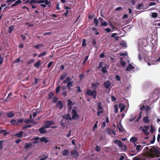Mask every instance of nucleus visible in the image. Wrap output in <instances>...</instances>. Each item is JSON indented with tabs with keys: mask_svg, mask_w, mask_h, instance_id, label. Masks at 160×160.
Returning a JSON list of instances; mask_svg holds the SVG:
<instances>
[{
	"mask_svg": "<svg viewBox=\"0 0 160 160\" xmlns=\"http://www.w3.org/2000/svg\"><path fill=\"white\" fill-rule=\"evenodd\" d=\"M88 57H89V56H86L85 58H84V60L83 62V63H82V65H84L85 63L88 60Z\"/></svg>",
	"mask_w": 160,
	"mask_h": 160,
	"instance_id": "40",
	"label": "nucleus"
},
{
	"mask_svg": "<svg viewBox=\"0 0 160 160\" xmlns=\"http://www.w3.org/2000/svg\"><path fill=\"white\" fill-rule=\"evenodd\" d=\"M106 69L107 68L106 67H102V71L103 73H105L107 72Z\"/></svg>",
	"mask_w": 160,
	"mask_h": 160,
	"instance_id": "46",
	"label": "nucleus"
},
{
	"mask_svg": "<svg viewBox=\"0 0 160 160\" xmlns=\"http://www.w3.org/2000/svg\"><path fill=\"white\" fill-rule=\"evenodd\" d=\"M158 15V13L156 12H153L152 14V16L153 18H157Z\"/></svg>",
	"mask_w": 160,
	"mask_h": 160,
	"instance_id": "42",
	"label": "nucleus"
},
{
	"mask_svg": "<svg viewBox=\"0 0 160 160\" xmlns=\"http://www.w3.org/2000/svg\"><path fill=\"white\" fill-rule=\"evenodd\" d=\"M77 107L74 106L72 111L71 114H72V119L77 120L78 119L79 117V115L77 113L76 110Z\"/></svg>",
	"mask_w": 160,
	"mask_h": 160,
	"instance_id": "2",
	"label": "nucleus"
},
{
	"mask_svg": "<svg viewBox=\"0 0 160 160\" xmlns=\"http://www.w3.org/2000/svg\"><path fill=\"white\" fill-rule=\"evenodd\" d=\"M143 121L145 123H148L149 122V120L148 119V116H147L143 118Z\"/></svg>",
	"mask_w": 160,
	"mask_h": 160,
	"instance_id": "28",
	"label": "nucleus"
},
{
	"mask_svg": "<svg viewBox=\"0 0 160 160\" xmlns=\"http://www.w3.org/2000/svg\"><path fill=\"white\" fill-rule=\"evenodd\" d=\"M92 30L93 31H95L96 34L98 35L99 34V32L98 30L95 28L93 27L92 28Z\"/></svg>",
	"mask_w": 160,
	"mask_h": 160,
	"instance_id": "37",
	"label": "nucleus"
},
{
	"mask_svg": "<svg viewBox=\"0 0 160 160\" xmlns=\"http://www.w3.org/2000/svg\"><path fill=\"white\" fill-rule=\"evenodd\" d=\"M95 150L97 152L100 151V147L98 145L96 146L95 147Z\"/></svg>",
	"mask_w": 160,
	"mask_h": 160,
	"instance_id": "51",
	"label": "nucleus"
},
{
	"mask_svg": "<svg viewBox=\"0 0 160 160\" xmlns=\"http://www.w3.org/2000/svg\"><path fill=\"white\" fill-rule=\"evenodd\" d=\"M61 86L59 85L56 88L55 91L56 93H58L60 89V88Z\"/></svg>",
	"mask_w": 160,
	"mask_h": 160,
	"instance_id": "43",
	"label": "nucleus"
},
{
	"mask_svg": "<svg viewBox=\"0 0 160 160\" xmlns=\"http://www.w3.org/2000/svg\"><path fill=\"white\" fill-rule=\"evenodd\" d=\"M68 105V107H71L69 108V110H71L72 108L71 106L72 105L73 103L70 100H67Z\"/></svg>",
	"mask_w": 160,
	"mask_h": 160,
	"instance_id": "25",
	"label": "nucleus"
},
{
	"mask_svg": "<svg viewBox=\"0 0 160 160\" xmlns=\"http://www.w3.org/2000/svg\"><path fill=\"white\" fill-rule=\"evenodd\" d=\"M115 78L118 81H120L121 80L120 78V76L118 75H117L115 76Z\"/></svg>",
	"mask_w": 160,
	"mask_h": 160,
	"instance_id": "50",
	"label": "nucleus"
},
{
	"mask_svg": "<svg viewBox=\"0 0 160 160\" xmlns=\"http://www.w3.org/2000/svg\"><path fill=\"white\" fill-rule=\"evenodd\" d=\"M54 122L52 120H47L45 122L44 126L45 128H48L50 127V125H54Z\"/></svg>",
	"mask_w": 160,
	"mask_h": 160,
	"instance_id": "6",
	"label": "nucleus"
},
{
	"mask_svg": "<svg viewBox=\"0 0 160 160\" xmlns=\"http://www.w3.org/2000/svg\"><path fill=\"white\" fill-rule=\"evenodd\" d=\"M33 121V119H26L24 121V122L26 124H28L29 123H32V121Z\"/></svg>",
	"mask_w": 160,
	"mask_h": 160,
	"instance_id": "29",
	"label": "nucleus"
},
{
	"mask_svg": "<svg viewBox=\"0 0 160 160\" xmlns=\"http://www.w3.org/2000/svg\"><path fill=\"white\" fill-rule=\"evenodd\" d=\"M104 31H106L107 32H109L111 31V30L109 28H107L105 29Z\"/></svg>",
	"mask_w": 160,
	"mask_h": 160,
	"instance_id": "55",
	"label": "nucleus"
},
{
	"mask_svg": "<svg viewBox=\"0 0 160 160\" xmlns=\"http://www.w3.org/2000/svg\"><path fill=\"white\" fill-rule=\"evenodd\" d=\"M120 45L122 47H127V44L125 42H123L121 43L120 44Z\"/></svg>",
	"mask_w": 160,
	"mask_h": 160,
	"instance_id": "53",
	"label": "nucleus"
},
{
	"mask_svg": "<svg viewBox=\"0 0 160 160\" xmlns=\"http://www.w3.org/2000/svg\"><path fill=\"white\" fill-rule=\"evenodd\" d=\"M143 6L142 4H139L137 5H136V8L138 10L141 9V7Z\"/></svg>",
	"mask_w": 160,
	"mask_h": 160,
	"instance_id": "33",
	"label": "nucleus"
},
{
	"mask_svg": "<svg viewBox=\"0 0 160 160\" xmlns=\"http://www.w3.org/2000/svg\"><path fill=\"white\" fill-rule=\"evenodd\" d=\"M6 114L8 118H12L15 115L12 112H8Z\"/></svg>",
	"mask_w": 160,
	"mask_h": 160,
	"instance_id": "22",
	"label": "nucleus"
},
{
	"mask_svg": "<svg viewBox=\"0 0 160 160\" xmlns=\"http://www.w3.org/2000/svg\"><path fill=\"white\" fill-rule=\"evenodd\" d=\"M23 119L22 118V119H18V120H17V125L19 124H21V123H22L23 122Z\"/></svg>",
	"mask_w": 160,
	"mask_h": 160,
	"instance_id": "31",
	"label": "nucleus"
},
{
	"mask_svg": "<svg viewBox=\"0 0 160 160\" xmlns=\"http://www.w3.org/2000/svg\"><path fill=\"white\" fill-rule=\"evenodd\" d=\"M134 68V67L131 64L129 63L128 66L126 68V70L127 71H130Z\"/></svg>",
	"mask_w": 160,
	"mask_h": 160,
	"instance_id": "15",
	"label": "nucleus"
},
{
	"mask_svg": "<svg viewBox=\"0 0 160 160\" xmlns=\"http://www.w3.org/2000/svg\"><path fill=\"white\" fill-rule=\"evenodd\" d=\"M70 152L67 150L64 149L62 152V154L63 156H66L68 155Z\"/></svg>",
	"mask_w": 160,
	"mask_h": 160,
	"instance_id": "18",
	"label": "nucleus"
},
{
	"mask_svg": "<svg viewBox=\"0 0 160 160\" xmlns=\"http://www.w3.org/2000/svg\"><path fill=\"white\" fill-rule=\"evenodd\" d=\"M56 106L57 107H59V108L61 109L63 107L62 102L61 101H58L57 103Z\"/></svg>",
	"mask_w": 160,
	"mask_h": 160,
	"instance_id": "13",
	"label": "nucleus"
},
{
	"mask_svg": "<svg viewBox=\"0 0 160 160\" xmlns=\"http://www.w3.org/2000/svg\"><path fill=\"white\" fill-rule=\"evenodd\" d=\"M58 98L56 97H53L52 98V101L53 103L56 102H57V101H58Z\"/></svg>",
	"mask_w": 160,
	"mask_h": 160,
	"instance_id": "45",
	"label": "nucleus"
},
{
	"mask_svg": "<svg viewBox=\"0 0 160 160\" xmlns=\"http://www.w3.org/2000/svg\"><path fill=\"white\" fill-rule=\"evenodd\" d=\"M48 137H43L40 138V141L41 142H44L47 143L49 142V140L47 139Z\"/></svg>",
	"mask_w": 160,
	"mask_h": 160,
	"instance_id": "11",
	"label": "nucleus"
},
{
	"mask_svg": "<svg viewBox=\"0 0 160 160\" xmlns=\"http://www.w3.org/2000/svg\"><path fill=\"white\" fill-rule=\"evenodd\" d=\"M41 65V62L39 60L34 64V66L37 68H38Z\"/></svg>",
	"mask_w": 160,
	"mask_h": 160,
	"instance_id": "27",
	"label": "nucleus"
},
{
	"mask_svg": "<svg viewBox=\"0 0 160 160\" xmlns=\"http://www.w3.org/2000/svg\"><path fill=\"white\" fill-rule=\"evenodd\" d=\"M8 32L9 33H11L12 32V31L13 29V26H10L8 28Z\"/></svg>",
	"mask_w": 160,
	"mask_h": 160,
	"instance_id": "32",
	"label": "nucleus"
},
{
	"mask_svg": "<svg viewBox=\"0 0 160 160\" xmlns=\"http://www.w3.org/2000/svg\"><path fill=\"white\" fill-rule=\"evenodd\" d=\"M44 47V45L42 44H39L35 45L34 46V48L36 49H39L43 47Z\"/></svg>",
	"mask_w": 160,
	"mask_h": 160,
	"instance_id": "20",
	"label": "nucleus"
},
{
	"mask_svg": "<svg viewBox=\"0 0 160 160\" xmlns=\"http://www.w3.org/2000/svg\"><path fill=\"white\" fill-rule=\"evenodd\" d=\"M45 128H46L43 126V127H42L39 129V131L41 134L44 133L46 132V130L45 129Z\"/></svg>",
	"mask_w": 160,
	"mask_h": 160,
	"instance_id": "16",
	"label": "nucleus"
},
{
	"mask_svg": "<svg viewBox=\"0 0 160 160\" xmlns=\"http://www.w3.org/2000/svg\"><path fill=\"white\" fill-rule=\"evenodd\" d=\"M70 114H66V115H64L62 116V118L63 119L61 120L60 123L61 124V126L64 127L65 126L64 125V119L68 120L69 119L70 120H72V118L71 117H70Z\"/></svg>",
	"mask_w": 160,
	"mask_h": 160,
	"instance_id": "5",
	"label": "nucleus"
},
{
	"mask_svg": "<svg viewBox=\"0 0 160 160\" xmlns=\"http://www.w3.org/2000/svg\"><path fill=\"white\" fill-rule=\"evenodd\" d=\"M48 156H47L44 158H41L38 160H46L47 159H48Z\"/></svg>",
	"mask_w": 160,
	"mask_h": 160,
	"instance_id": "64",
	"label": "nucleus"
},
{
	"mask_svg": "<svg viewBox=\"0 0 160 160\" xmlns=\"http://www.w3.org/2000/svg\"><path fill=\"white\" fill-rule=\"evenodd\" d=\"M23 131H20L19 132L15 134L14 135V136L16 137L17 138H21L22 137L23 134Z\"/></svg>",
	"mask_w": 160,
	"mask_h": 160,
	"instance_id": "14",
	"label": "nucleus"
},
{
	"mask_svg": "<svg viewBox=\"0 0 160 160\" xmlns=\"http://www.w3.org/2000/svg\"><path fill=\"white\" fill-rule=\"evenodd\" d=\"M73 81L68 82L67 83V85L72 87L73 86Z\"/></svg>",
	"mask_w": 160,
	"mask_h": 160,
	"instance_id": "34",
	"label": "nucleus"
},
{
	"mask_svg": "<svg viewBox=\"0 0 160 160\" xmlns=\"http://www.w3.org/2000/svg\"><path fill=\"white\" fill-rule=\"evenodd\" d=\"M103 84L106 88L108 89L110 86L111 82L110 81L107 80L104 82Z\"/></svg>",
	"mask_w": 160,
	"mask_h": 160,
	"instance_id": "10",
	"label": "nucleus"
},
{
	"mask_svg": "<svg viewBox=\"0 0 160 160\" xmlns=\"http://www.w3.org/2000/svg\"><path fill=\"white\" fill-rule=\"evenodd\" d=\"M133 160H141L140 158L138 157H135L132 158Z\"/></svg>",
	"mask_w": 160,
	"mask_h": 160,
	"instance_id": "60",
	"label": "nucleus"
},
{
	"mask_svg": "<svg viewBox=\"0 0 160 160\" xmlns=\"http://www.w3.org/2000/svg\"><path fill=\"white\" fill-rule=\"evenodd\" d=\"M93 22L96 26H97L98 23V20L96 18H94L93 20Z\"/></svg>",
	"mask_w": 160,
	"mask_h": 160,
	"instance_id": "36",
	"label": "nucleus"
},
{
	"mask_svg": "<svg viewBox=\"0 0 160 160\" xmlns=\"http://www.w3.org/2000/svg\"><path fill=\"white\" fill-rule=\"evenodd\" d=\"M108 25V23L107 22L104 20L102 22H101V25L102 26H106Z\"/></svg>",
	"mask_w": 160,
	"mask_h": 160,
	"instance_id": "35",
	"label": "nucleus"
},
{
	"mask_svg": "<svg viewBox=\"0 0 160 160\" xmlns=\"http://www.w3.org/2000/svg\"><path fill=\"white\" fill-rule=\"evenodd\" d=\"M37 3L39 4V3H44V0H38V1H37Z\"/></svg>",
	"mask_w": 160,
	"mask_h": 160,
	"instance_id": "56",
	"label": "nucleus"
},
{
	"mask_svg": "<svg viewBox=\"0 0 160 160\" xmlns=\"http://www.w3.org/2000/svg\"><path fill=\"white\" fill-rule=\"evenodd\" d=\"M86 40L85 39H83L82 40V46L83 47H85L86 44Z\"/></svg>",
	"mask_w": 160,
	"mask_h": 160,
	"instance_id": "41",
	"label": "nucleus"
},
{
	"mask_svg": "<svg viewBox=\"0 0 160 160\" xmlns=\"http://www.w3.org/2000/svg\"><path fill=\"white\" fill-rule=\"evenodd\" d=\"M76 88H78L77 90L76 91L77 92H80L82 91V90H81V89H80V87L77 86Z\"/></svg>",
	"mask_w": 160,
	"mask_h": 160,
	"instance_id": "59",
	"label": "nucleus"
},
{
	"mask_svg": "<svg viewBox=\"0 0 160 160\" xmlns=\"http://www.w3.org/2000/svg\"><path fill=\"white\" fill-rule=\"evenodd\" d=\"M71 153V155L75 158H77L79 155V153L76 150L72 151Z\"/></svg>",
	"mask_w": 160,
	"mask_h": 160,
	"instance_id": "7",
	"label": "nucleus"
},
{
	"mask_svg": "<svg viewBox=\"0 0 160 160\" xmlns=\"http://www.w3.org/2000/svg\"><path fill=\"white\" fill-rule=\"evenodd\" d=\"M98 110L97 115L99 116L100 114L103 113V108L102 107V104L101 102H98L97 103Z\"/></svg>",
	"mask_w": 160,
	"mask_h": 160,
	"instance_id": "4",
	"label": "nucleus"
},
{
	"mask_svg": "<svg viewBox=\"0 0 160 160\" xmlns=\"http://www.w3.org/2000/svg\"><path fill=\"white\" fill-rule=\"evenodd\" d=\"M154 131V128L152 126L151 127L150 131L151 133H153Z\"/></svg>",
	"mask_w": 160,
	"mask_h": 160,
	"instance_id": "63",
	"label": "nucleus"
},
{
	"mask_svg": "<svg viewBox=\"0 0 160 160\" xmlns=\"http://www.w3.org/2000/svg\"><path fill=\"white\" fill-rule=\"evenodd\" d=\"M44 2H45V4L47 5H49L50 4V3L49 2L48 0H44Z\"/></svg>",
	"mask_w": 160,
	"mask_h": 160,
	"instance_id": "62",
	"label": "nucleus"
},
{
	"mask_svg": "<svg viewBox=\"0 0 160 160\" xmlns=\"http://www.w3.org/2000/svg\"><path fill=\"white\" fill-rule=\"evenodd\" d=\"M155 140V135H154L152 140L151 141L150 143L151 144L153 143Z\"/></svg>",
	"mask_w": 160,
	"mask_h": 160,
	"instance_id": "57",
	"label": "nucleus"
},
{
	"mask_svg": "<svg viewBox=\"0 0 160 160\" xmlns=\"http://www.w3.org/2000/svg\"><path fill=\"white\" fill-rule=\"evenodd\" d=\"M53 63V61H50V62H49L48 65V66H47L48 68H49L52 65Z\"/></svg>",
	"mask_w": 160,
	"mask_h": 160,
	"instance_id": "48",
	"label": "nucleus"
},
{
	"mask_svg": "<svg viewBox=\"0 0 160 160\" xmlns=\"http://www.w3.org/2000/svg\"><path fill=\"white\" fill-rule=\"evenodd\" d=\"M106 132L108 134L110 135L111 134V130L109 128L107 129L106 130Z\"/></svg>",
	"mask_w": 160,
	"mask_h": 160,
	"instance_id": "47",
	"label": "nucleus"
},
{
	"mask_svg": "<svg viewBox=\"0 0 160 160\" xmlns=\"http://www.w3.org/2000/svg\"><path fill=\"white\" fill-rule=\"evenodd\" d=\"M149 151L151 153V157L152 158L154 157L158 158L160 156V151L156 148H150L149 149Z\"/></svg>",
	"mask_w": 160,
	"mask_h": 160,
	"instance_id": "1",
	"label": "nucleus"
},
{
	"mask_svg": "<svg viewBox=\"0 0 160 160\" xmlns=\"http://www.w3.org/2000/svg\"><path fill=\"white\" fill-rule=\"evenodd\" d=\"M136 149L137 150V153L141 151L142 149V146L141 145H137L136 147Z\"/></svg>",
	"mask_w": 160,
	"mask_h": 160,
	"instance_id": "24",
	"label": "nucleus"
},
{
	"mask_svg": "<svg viewBox=\"0 0 160 160\" xmlns=\"http://www.w3.org/2000/svg\"><path fill=\"white\" fill-rule=\"evenodd\" d=\"M37 1L36 0H31L29 2L30 4L32 5L33 3H37Z\"/></svg>",
	"mask_w": 160,
	"mask_h": 160,
	"instance_id": "52",
	"label": "nucleus"
},
{
	"mask_svg": "<svg viewBox=\"0 0 160 160\" xmlns=\"http://www.w3.org/2000/svg\"><path fill=\"white\" fill-rule=\"evenodd\" d=\"M119 108L120 109V112H122L124 109L125 106L123 104L120 103L119 104Z\"/></svg>",
	"mask_w": 160,
	"mask_h": 160,
	"instance_id": "23",
	"label": "nucleus"
},
{
	"mask_svg": "<svg viewBox=\"0 0 160 160\" xmlns=\"http://www.w3.org/2000/svg\"><path fill=\"white\" fill-rule=\"evenodd\" d=\"M136 116H135V117H133L132 118H131L129 120V122H131L133 121L136 119Z\"/></svg>",
	"mask_w": 160,
	"mask_h": 160,
	"instance_id": "58",
	"label": "nucleus"
},
{
	"mask_svg": "<svg viewBox=\"0 0 160 160\" xmlns=\"http://www.w3.org/2000/svg\"><path fill=\"white\" fill-rule=\"evenodd\" d=\"M111 100L112 102H114L116 100V98L113 96H111Z\"/></svg>",
	"mask_w": 160,
	"mask_h": 160,
	"instance_id": "54",
	"label": "nucleus"
},
{
	"mask_svg": "<svg viewBox=\"0 0 160 160\" xmlns=\"http://www.w3.org/2000/svg\"><path fill=\"white\" fill-rule=\"evenodd\" d=\"M42 109L41 108V109H40V108H37V109H36V112L37 113V114H39V113H40L41 112H42Z\"/></svg>",
	"mask_w": 160,
	"mask_h": 160,
	"instance_id": "38",
	"label": "nucleus"
},
{
	"mask_svg": "<svg viewBox=\"0 0 160 160\" xmlns=\"http://www.w3.org/2000/svg\"><path fill=\"white\" fill-rule=\"evenodd\" d=\"M67 73H65L63 74L62 75L61 77L60 78V80H63L67 76Z\"/></svg>",
	"mask_w": 160,
	"mask_h": 160,
	"instance_id": "30",
	"label": "nucleus"
},
{
	"mask_svg": "<svg viewBox=\"0 0 160 160\" xmlns=\"http://www.w3.org/2000/svg\"><path fill=\"white\" fill-rule=\"evenodd\" d=\"M114 143L117 144L119 147L122 148V144L121 141L119 140H115L114 141Z\"/></svg>",
	"mask_w": 160,
	"mask_h": 160,
	"instance_id": "12",
	"label": "nucleus"
},
{
	"mask_svg": "<svg viewBox=\"0 0 160 160\" xmlns=\"http://www.w3.org/2000/svg\"><path fill=\"white\" fill-rule=\"evenodd\" d=\"M22 2L21 0H18L17 1L15 2L14 3L16 6L18 5L19 4H20Z\"/></svg>",
	"mask_w": 160,
	"mask_h": 160,
	"instance_id": "49",
	"label": "nucleus"
},
{
	"mask_svg": "<svg viewBox=\"0 0 160 160\" xmlns=\"http://www.w3.org/2000/svg\"><path fill=\"white\" fill-rule=\"evenodd\" d=\"M99 82H96L92 83V86L93 89H95L97 88V87L99 85Z\"/></svg>",
	"mask_w": 160,
	"mask_h": 160,
	"instance_id": "17",
	"label": "nucleus"
},
{
	"mask_svg": "<svg viewBox=\"0 0 160 160\" xmlns=\"http://www.w3.org/2000/svg\"><path fill=\"white\" fill-rule=\"evenodd\" d=\"M117 125L119 130L121 132H123L124 129L121 124V122H120L119 124H118Z\"/></svg>",
	"mask_w": 160,
	"mask_h": 160,
	"instance_id": "19",
	"label": "nucleus"
},
{
	"mask_svg": "<svg viewBox=\"0 0 160 160\" xmlns=\"http://www.w3.org/2000/svg\"><path fill=\"white\" fill-rule=\"evenodd\" d=\"M86 94L88 96H92L94 99L96 98L97 92L95 90H93L92 91L90 89H88L87 90Z\"/></svg>",
	"mask_w": 160,
	"mask_h": 160,
	"instance_id": "3",
	"label": "nucleus"
},
{
	"mask_svg": "<svg viewBox=\"0 0 160 160\" xmlns=\"http://www.w3.org/2000/svg\"><path fill=\"white\" fill-rule=\"evenodd\" d=\"M53 93L52 92H50L48 94V97L49 99H51L53 96Z\"/></svg>",
	"mask_w": 160,
	"mask_h": 160,
	"instance_id": "39",
	"label": "nucleus"
},
{
	"mask_svg": "<svg viewBox=\"0 0 160 160\" xmlns=\"http://www.w3.org/2000/svg\"><path fill=\"white\" fill-rule=\"evenodd\" d=\"M138 140V138L135 137H132L130 139V142H132L133 143H135Z\"/></svg>",
	"mask_w": 160,
	"mask_h": 160,
	"instance_id": "21",
	"label": "nucleus"
},
{
	"mask_svg": "<svg viewBox=\"0 0 160 160\" xmlns=\"http://www.w3.org/2000/svg\"><path fill=\"white\" fill-rule=\"evenodd\" d=\"M68 10H67L66 11V12L64 13V14L65 15L66 17L67 18L68 17Z\"/></svg>",
	"mask_w": 160,
	"mask_h": 160,
	"instance_id": "61",
	"label": "nucleus"
},
{
	"mask_svg": "<svg viewBox=\"0 0 160 160\" xmlns=\"http://www.w3.org/2000/svg\"><path fill=\"white\" fill-rule=\"evenodd\" d=\"M144 128H142V132L144 133L146 135H148L149 134V132L147 130L149 129V127L147 126H145L144 127Z\"/></svg>",
	"mask_w": 160,
	"mask_h": 160,
	"instance_id": "8",
	"label": "nucleus"
},
{
	"mask_svg": "<svg viewBox=\"0 0 160 160\" xmlns=\"http://www.w3.org/2000/svg\"><path fill=\"white\" fill-rule=\"evenodd\" d=\"M10 123L12 125H17V122L15 119H12L10 121Z\"/></svg>",
	"mask_w": 160,
	"mask_h": 160,
	"instance_id": "26",
	"label": "nucleus"
},
{
	"mask_svg": "<svg viewBox=\"0 0 160 160\" xmlns=\"http://www.w3.org/2000/svg\"><path fill=\"white\" fill-rule=\"evenodd\" d=\"M85 75L83 73H82L79 75V78H80L81 80L83 79V78L84 77Z\"/></svg>",
	"mask_w": 160,
	"mask_h": 160,
	"instance_id": "44",
	"label": "nucleus"
},
{
	"mask_svg": "<svg viewBox=\"0 0 160 160\" xmlns=\"http://www.w3.org/2000/svg\"><path fill=\"white\" fill-rule=\"evenodd\" d=\"M33 146L32 143L30 142L26 143L24 146V148L27 149H29L32 148Z\"/></svg>",
	"mask_w": 160,
	"mask_h": 160,
	"instance_id": "9",
	"label": "nucleus"
}]
</instances>
